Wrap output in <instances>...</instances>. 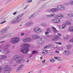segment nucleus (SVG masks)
Segmentation results:
<instances>
[{
  "label": "nucleus",
  "instance_id": "obj_29",
  "mask_svg": "<svg viewBox=\"0 0 73 73\" xmlns=\"http://www.w3.org/2000/svg\"><path fill=\"white\" fill-rule=\"evenodd\" d=\"M72 46L70 45H68L67 46V49H71Z\"/></svg>",
  "mask_w": 73,
  "mask_h": 73
},
{
  "label": "nucleus",
  "instance_id": "obj_11",
  "mask_svg": "<svg viewBox=\"0 0 73 73\" xmlns=\"http://www.w3.org/2000/svg\"><path fill=\"white\" fill-rule=\"evenodd\" d=\"M1 35H2L1 36V37H0V40H2V39L3 38H5V37H6L7 36H8V33H6L5 34H1L0 35V36Z\"/></svg>",
  "mask_w": 73,
  "mask_h": 73
},
{
  "label": "nucleus",
  "instance_id": "obj_26",
  "mask_svg": "<svg viewBox=\"0 0 73 73\" xmlns=\"http://www.w3.org/2000/svg\"><path fill=\"white\" fill-rule=\"evenodd\" d=\"M68 16H70V17H71V18H73V13H71L70 14L68 13Z\"/></svg>",
  "mask_w": 73,
  "mask_h": 73
},
{
  "label": "nucleus",
  "instance_id": "obj_39",
  "mask_svg": "<svg viewBox=\"0 0 73 73\" xmlns=\"http://www.w3.org/2000/svg\"><path fill=\"white\" fill-rule=\"evenodd\" d=\"M71 54V52L70 51H68L67 52V55H70V54Z\"/></svg>",
  "mask_w": 73,
  "mask_h": 73
},
{
  "label": "nucleus",
  "instance_id": "obj_10",
  "mask_svg": "<svg viewBox=\"0 0 73 73\" xmlns=\"http://www.w3.org/2000/svg\"><path fill=\"white\" fill-rule=\"evenodd\" d=\"M0 24H3L4 23H5L7 22L6 21V18H4L2 19H0Z\"/></svg>",
  "mask_w": 73,
  "mask_h": 73
},
{
  "label": "nucleus",
  "instance_id": "obj_18",
  "mask_svg": "<svg viewBox=\"0 0 73 73\" xmlns=\"http://www.w3.org/2000/svg\"><path fill=\"white\" fill-rule=\"evenodd\" d=\"M51 12H57L58 11V9L56 8H53L50 9Z\"/></svg>",
  "mask_w": 73,
  "mask_h": 73
},
{
  "label": "nucleus",
  "instance_id": "obj_41",
  "mask_svg": "<svg viewBox=\"0 0 73 73\" xmlns=\"http://www.w3.org/2000/svg\"><path fill=\"white\" fill-rule=\"evenodd\" d=\"M69 42H72V43H73V38L70 39L69 41Z\"/></svg>",
  "mask_w": 73,
  "mask_h": 73
},
{
  "label": "nucleus",
  "instance_id": "obj_55",
  "mask_svg": "<svg viewBox=\"0 0 73 73\" xmlns=\"http://www.w3.org/2000/svg\"><path fill=\"white\" fill-rule=\"evenodd\" d=\"M43 64H45V60H44L43 61H42Z\"/></svg>",
  "mask_w": 73,
  "mask_h": 73
},
{
  "label": "nucleus",
  "instance_id": "obj_19",
  "mask_svg": "<svg viewBox=\"0 0 73 73\" xmlns=\"http://www.w3.org/2000/svg\"><path fill=\"white\" fill-rule=\"evenodd\" d=\"M54 16H55V14L54 13H52L50 15H46V16L47 17H54Z\"/></svg>",
  "mask_w": 73,
  "mask_h": 73
},
{
  "label": "nucleus",
  "instance_id": "obj_30",
  "mask_svg": "<svg viewBox=\"0 0 73 73\" xmlns=\"http://www.w3.org/2000/svg\"><path fill=\"white\" fill-rule=\"evenodd\" d=\"M69 3L71 5H73V1L72 0H70L69 1Z\"/></svg>",
  "mask_w": 73,
  "mask_h": 73
},
{
  "label": "nucleus",
  "instance_id": "obj_4",
  "mask_svg": "<svg viewBox=\"0 0 73 73\" xmlns=\"http://www.w3.org/2000/svg\"><path fill=\"white\" fill-rule=\"evenodd\" d=\"M10 42L12 44H17L20 41V38L17 37H14L10 39Z\"/></svg>",
  "mask_w": 73,
  "mask_h": 73
},
{
  "label": "nucleus",
  "instance_id": "obj_33",
  "mask_svg": "<svg viewBox=\"0 0 73 73\" xmlns=\"http://www.w3.org/2000/svg\"><path fill=\"white\" fill-rule=\"evenodd\" d=\"M54 61H55V60L53 58L51 59L50 60V62H54Z\"/></svg>",
  "mask_w": 73,
  "mask_h": 73
},
{
  "label": "nucleus",
  "instance_id": "obj_17",
  "mask_svg": "<svg viewBox=\"0 0 73 73\" xmlns=\"http://www.w3.org/2000/svg\"><path fill=\"white\" fill-rule=\"evenodd\" d=\"M55 17L57 19H61V18L63 17V15L62 14H58Z\"/></svg>",
  "mask_w": 73,
  "mask_h": 73
},
{
  "label": "nucleus",
  "instance_id": "obj_37",
  "mask_svg": "<svg viewBox=\"0 0 73 73\" xmlns=\"http://www.w3.org/2000/svg\"><path fill=\"white\" fill-rule=\"evenodd\" d=\"M33 1L32 0H27V2L28 3H31Z\"/></svg>",
  "mask_w": 73,
  "mask_h": 73
},
{
  "label": "nucleus",
  "instance_id": "obj_50",
  "mask_svg": "<svg viewBox=\"0 0 73 73\" xmlns=\"http://www.w3.org/2000/svg\"><path fill=\"white\" fill-rule=\"evenodd\" d=\"M17 11H16L15 12H14L13 13V15H16V13H17Z\"/></svg>",
  "mask_w": 73,
  "mask_h": 73
},
{
  "label": "nucleus",
  "instance_id": "obj_14",
  "mask_svg": "<svg viewBox=\"0 0 73 73\" xmlns=\"http://www.w3.org/2000/svg\"><path fill=\"white\" fill-rule=\"evenodd\" d=\"M7 56L5 55H1L0 56V62H1V60H5L7 58Z\"/></svg>",
  "mask_w": 73,
  "mask_h": 73
},
{
  "label": "nucleus",
  "instance_id": "obj_64",
  "mask_svg": "<svg viewBox=\"0 0 73 73\" xmlns=\"http://www.w3.org/2000/svg\"><path fill=\"white\" fill-rule=\"evenodd\" d=\"M3 53V54H5V51H3L2 52Z\"/></svg>",
  "mask_w": 73,
  "mask_h": 73
},
{
  "label": "nucleus",
  "instance_id": "obj_13",
  "mask_svg": "<svg viewBox=\"0 0 73 73\" xmlns=\"http://www.w3.org/2000/svg\"><path fill=\"white\" fill-rule=\"evenodd\" d=\"M24 67V65L21 64L20 65L19 67L17 68V72H19L21 71L22 70V68H23Z\"/></svg>",
  "mask_w": 73,
  "mask_h": 73
},
{
  "label": "nucleus",
  "instance_id": "obj_28",
  "mask_svg": "<svg viewBox=\"0 0 73 73\" xmlns=\"http://www.w3.org/2000/svg\"><path fill=\"white\" fill-rule=\"evenodd\" d=\"M60 20L58 19H56V23H60Z\"/></svg>",
  "mask_w": 73,
  "mask_h": 73
},
{
  "label": "nucleus",
  "instance_id": "obj_63",
  "mask_svg": "<svg viewBox=\"0 0 73 73\" xmlns=\"http://www.w3.org/2000/svg\"><path fill=\"white\" fill-rule=\"evenodd\" d=\"M65 28V27H64V26H62V29H64V28Z\"/></svg>",
  "mask_w": 73,
  "mask_h": 73
},
{
  "label": "nucleus",
  "instance_id": "obj_31",
  "mask_svg": "<svg viewBox=\"0 0 73 73\" xmlns=\"http://www.w3.org/2000/svg\"><path fill=\"white\" fill-rule=\"evenodd\" d=\"M35 15L34 14H33L32 15H31V16L29 18V19H33V17H34V16Z\"/></svg>",
  "mask_w": 73,
  "mask_h": 73
},
{
  "label": "nucleus",
  "instance_id": "obj_3",
  "mask_svg": "<svg viewBox=\"0 0 73 73\" xmlns=\"http://www.w3.org/2000/svg\"><path fill=\"white\" fill-rule=\"evenodd\" d=\"M21 16L20 15H19L17 17L13 19L11 21V23L12 24H16L19 23L20 21H21V18H20L21 17Z\"/></svg>",
  "mask_w": 73,
  "mask_h": 73
},
{
  "label": "nucleus",
  "instance_id": "obj_21",
  "mask_svg": "<svg viewBox=\"0 0 73 73\" xmlns=\"http://www.w3.org/2000/svg\"><path fill=\"white\" fill-rule=\"evenodd\" d=\"M48 53V51L46 50H43L42 52V54H47V53Z\"/></svg>",
  "mask_w": 73,
  "mask_h": 73
},
{
  "label": "nucleus",
  "instance_id": "obj_2",
  "mask_svg": "<svg viewBox=\"0 0 73 73\" xmlns=\"http://www.w3.org/2000/svg\"><path fill=\"white\" fill-rule=\"evenodd\" d=\"M30 45L26 43L23 45L22 48L21 49V51L23 53H28V52L29 51V48L27 47H29Z\"/></svg>",
  "mask_w": 73,
  "mask_h": 73
},
{
  "label": "nucleus",
  "instance_id": "obj_25",
  "mask_svg": "<svg viewBox=\"0 0 73 73\" xmlns=\"http://www.w3.org/2000/svg\"><path fill=\"white\" fill-rule=\"evenodd\" d=\"M32 53L31 54H36V53H37V52L35 50H34L32 51Z\"/></svg>",
  "mask_w": 73,
  "mask_h": 73
},
{
  "label": "nucleus",
  "instance_id": "obj_61",
  "mask_svg": "<svg viewBox=\"0 0 73 73\" xmlns=\"http://www.w3.org/2000/svg\"><path fill=\"white\" fill-rule=\"evenodd\" d=\"M41 72H42V70H40L39 71L38 73H41Z\"/></svg>",
  "mask_w": 73,
  "mask_h": 73
},
{
  "label": "nucleus",
  "instance_id": "obj_53",
  "mask_svg": "<svg viewBox=\"0 0 73 73\" xmlns=\"http://www.w3.org/2000/svg\"><path fill=\"white\" fill-rule=\"evenodd\" d=\"M64 4L65 5H68L69 3H68L67 2L65 3Z\"/></svg>",
  "mask_w": 73,
  "mask_h": 73
},
{
  "label": "nucleus",
  "instance_id": "obj_46",
  "mask_svg": "<svg viewBox=\"0 0 73 73\" xmlns=\"http://www.w3.org/2000/svg\"><path fill=\"white\" fill-rule=\"evenodd\" d=\"M2 70H3V68L2 67H0V73H1L2 72Z\"/></svg>",
  "mask_w": 73,
  "mask_h": 73
},
{
  "label": "nucleus",
  "instance_id": "obj_56",
  "mask_svg": "<svg viewBox=\"0 0 73 73\" xmlns=\"http://www.w3.org/2000/svg\"><path fill=\"white\" fill-rule=\"evenodd\" d=\"M48 33H49L48 31H47L45 33V35H48Z\"/></svg>",
  "mask_w": 73,
  "mask_h": 73
},
{
  "label": "nucleus",
  "instance_id": "obj_27",
  "mask_svg": "<svg viewBox=\"0 0 73 73\" xmlns=\"http://www.w3.org/2000/svg\"><path fill=\"white\" fill-rule=\"evenodd\" d=\"M47 32H48L49 33H51V29H50V28L49 27L47 29Z\"/></svg>",
  "mask_w": 73,
  "mask_h": 73
},
{
  "label": "nucleus",
  "instance_id": "obj_40",
  "mask_svg": "<svg viewBox=\"0 0 73 73\" xmlns=\"http://www.w3.org/2000/svg\"><path fill=\"white\" fill-rule=\"evenodd\" d=\"M62 27H66V23H63L62 25Z\"/></svg>",
  "mask_w": 73,
  "mask_h": 73
},
{
  "label": "nucleus",
  "instance_id": "obj_9",
  "mask_svg": "<svg viewBox=\"0 0 73 73\" xmlns=\"http://www.w3.org/2000/svg\"><path fill=\"white\" fill-rule=\"evenodd\" d=\"M33 24V22L32 21H30L27 23L25 24V25L26 27H30L32 26Z\"/></svg>",
  "mask_w": 73,
  "mask_h": 73
},
{
  "label": "nucleus",
  "instance_id": "obj_45",
  "mask_svg": "<svg viewBox=\"0 0 73 73\" xmlns=\"http://www.w3.org/2000/svg\"><path fill=\"white\" fill-rule=\"evenodd\" d=\"M41 40H38L37 41V44H41L40 42H41Z\"/></svg>",
  "mask_w": 73,
  "mask_h": 73
},
{
  "label": "nucleus",
  "instance_id": "obj_22",
  "mask_svg": "<svg viewBox=\"0 0 73 73\" xmlns=\"http://www.w3.org/2000/svg\"><path fill=\"white\" fill-rule=\"evenodd\" d=\"M68 31L70 32H73V27H70L68 29Z\"/></svg>",
  "mask_w": 73,
  "mask_h": 73
},
{
  "label": "nucleus",
  "instance_id": "obj_8",
  "mask_svg": "<svg viewBox=\"0 0 73 73\" xmlns=\"http://www.w3.org/2000/svg\"><path fill=\"white\" fill-rule=\"evenodd\" d=\"M9 47V45L8 44H6L5 47L4 49L5 51V53H8L10 52L9 49H8Z\"/></svg>",
  "mask_w": 73,
  "mask_h": 73
},
{
  "label": "nucleus",
  "instance_id": "obj_43",
  "mask_svg": "<svg viewBox=\"0 0 73 73\" xmlns=\"http://www.w3.org/2000/svg\"><path fill=\"white\" fill-rule=\"evenodd\" d=\"M56 44H59V45H62V43L61 42H55Z\"/></svg>",
  "mask_w": 73,
  "mask_h": 73
},
{
  "label": "nucleus",
  "instance_id": "obj_52",
  "mask_svg": "<svg viewBox=\"0 0 73 73\" xmlns=\"http://www.w3.org/2000/svg\"><path fill=\"white\" fill-rule=\"evenodd\" d=\"M9 1H10L9 0L8 1L6 2L5 4H8V3H9Z\"/></svg>",
  "mask_w": 73,
  "mask_h": 73
},
{
  "label": "nucleus",
  "instance_id": "obj_1",
  "mask_svg": "<svg viewBox=\"0 0 73 73\" xmlns=\"http://www.w3.org/2000/svg\"><path fill=\"white\" fill-rule=\"evenodd\" d=\"M24 57V55H21V56L15 55L13 57V58L14 60L16 61L17 64H22L24 62V60L23 58Z\"/></svg>",
  "mask_w": 73,
  "mask_h": 73
},
{
  "label": "nucleus",
  "instance_id": "obj_16",
  "mask_svg": "<svg viewBox=\"0 0 73 73\" xmlns=\"http://www.w3.org/2000/svg\"><path fill=\"white\" fill-rule=\"evenodd\" d=\"M54 38L52 39V40L53 41H57L58 40H59V36L58 35H55L54 36Z\"/></svg>",
  "mask_w": 73,
  "mask_h": 73
},
{
  "label": "nucleus",
  "instance_id": "obj_47",
  "mask_svg": "<svg viewBox=\"0 0 73 73\" xmlns=\"http://www.w3.org/2000/svg\"><path fill=\"white\" fill-rule=\"evenodd\" d=\"M46 7V5H43L42 6V8H45Z\"/></svg>",
  "mask_w": 73,
  "mask_h": 73
},
{
  "label": "nucleus",
  "instance_id": "obj_35",
  "mask_svg": "<svg viewBox=\"0 0 73 73\" xmlns=\"http://www.w3.org/2000/svg\"><path fill=\"white\" fill-rule=\"evenodd\" d=\"M51 22L54 23H56V19H52L51 20Z\"/></svg>",
  "mask_w": 73,
  "mask_h": 73
},
{
  "label": "nucleus",
  "instance_id": "obj_59",
  "mask_svg": "<svg viewBox=\"0 0 73 73\" xmlns=\"http://www.w3.org/2000/svg\"><path fill=\"white\" fill-rule=\"evenodd\" d=\"M48 47V46H44V49H46V48H47Z\"/></svg>",
  "mask_w": 73,
  "mask_h": 73
},
{
  "label": "nucleus",
  "instance_id": "obj_62",
  "mask_svg": "<svg viewBox=\"0 0 73 73\" xmlns=\"http://www.w3.org/2000/svg\"><path fill=\"white\" fill-rule=\"evenodd\" d=\"M56 53H60L59 51H56Z\"/></svg>",
  "mask_w": 73,
  "mask_h": 73
},
{
  "label": "nucleus",
  "instance_id": "obj_12",
  "mask_svg": "<svg viewBox=\"0 0 73 73\" xmlns=\"http://www.w3.org/2000/svg\"><path fill=\"white\" fill-rule=\"evenodd\" d=\"M57 8L60 10H61L62 11L63 10H64L65 9V7H64V6L62 5H58L57 7Z\"/></svg>",
  "mask_w": 73,
  "mask_h": 73
},
{
  "label": "nucleus",
  "instance_id": "obj_23",
  "mask_svg": "<svg viewBox=\"0 0 73 73\" xmlns=\"http://www.w3.org/2000/svg\"><path fill=\"white\" fill-rule=\"evenodd\" d=\"M8 34V35L7 36V37H11V36H13V35H14V33H10L9 34Z\"/></svg>",
  "mask_w": 73,
  "mask_h": 73
},
{
  "label": "nucleus",
  "instance_id": "obj_36",
  "mask_svg": "<svg viewBox=\"0 0 73 73\" xmlns=\"http://www.w3.org/2000/svg\"><path fill=\"white\" fill-rule=\"evenodd\" d=\"M27 39H27V38L24 39L23 40V42H27Z\"/></svg>",
  "mask_w": 73,
  "mask_h": 73
},
{
  "label": "nucleus",
  "instance_id": "obj_42",
  "mask_svg": "<svg viewBox=\"0 0 73 73\" xmlns=\"http://www.w3.org/2000/svg\"><path fill=\"white\" fill-rule=\"evenodd\" d=\"M21 36H24L25 35V33H21Z\"/></svg>",
  "mask_w": 73,
  "mask_h": 73
},
{
  "label": "nucleus",
  "instance_id": "obj_5",
  "mask_svg": "<svg viewBox=\"0 0 73 73\" xmlns=\"http://www.w3.org/2000/svg\"><path fill=\"white\" fill-rule=\"evenodd\" d=\"M5 73H9L12 70V68L10 67L9 65H7L5 66Z\"/></svg>",
  "mask_w": 73,
  "mask_h": 73
},
{
  "label": "nucleus",
  "instance_id": "obj_15",
  "mask_svg": "<svg viewBox=\"0 0 73 73\" xmlns=\"http://www.w3.org/2000/svg\"><path fill=\"white\" fill-rule=\"evenodd\" d=\"M33 38L34 39H40V36L37 34H35L32 36Z\"/></svg>",
  "mask_w": 73,
  "mask_h": 73
},
{
  "label": "nucleus",
  "instance_id": "obj_49",
  "mask_svg": "<svg viewBox=\"0 0 73 73\" xmlns=\"http://www.w3.org/2000/svg\"><path fill=\"white\" fill-rule=\"evenodd\" d=\"M46 12H51L50 9H49L48 10H46Z\"/></svg>",
  "mask_w": 73,
  "mask_h": 73
},
{
  "label": "nucleus",
  "instance_id": "obj_51",
  "mask_svg": "<svg viewBox=\"0 0 73 73\" xmlns=\"http://www.w3.org/2000/svg\"><path fill=\"white\" fill-rule=\"evenodd\" d=\"M45 41L44 40H42V44H44V43H45Z\"/></svg>",
  "mask_w": 73,
  "mask_h": 73
},
{
  "label": "nucleus",
  "instance_id": "obj_38",
  "mask_svg": "<svg viewBox=\"0 0 73 73\" xmlns=\"http://www.w3.org/2000/svg\"><path fill=\"white\" fill-rule=\"evenodd\" d=\"M66 23L68 25H70V24H71L70 22L68 21H66Z\"/></svg>",
  "mask_w": 73,
  "mask_h": 73
},
{
  "label": "nucleus",
  "instance_id": "obj_44",
  "mask_svg": "<svg viewBox=\"0 0 73 73\" xmlns=\"http://www.w3.org/2000/svg\"><path fill=\"white\" fill-rule=\"evenodd\" d=\"M42 38H40V40H41V42H40V45H41V44H42Z\"/></svg>",
  "mask_w": 73,
  "mask_h": 73
},
{
  "label": "nucleus",
  "instance_id": "obj_57",
  "mask_svg": "<svg viewBox=\"0 0 73 73\" xmlns=\"http://www.w3.org/2000/svg\"><path fill=\"white\" fill-rule=\"evenodd\" d=\"M23 15H24L23 13L20 15V16H21V17H22V16H23Z\"/></svg>",
  "mask_w": 73,
  "mask_h": 73
},
{
  "label": "nucleus",
  "instance_id": "obj_58",
  "mask_svg": "<svg viewBox=\"0 0 73 73\" xmlns=\"http://www.w3.org/2000/svg\"><path fill=\"white\" fill-rule=\"evenodd\" d=\"M54 58L55 59H58V57H54Z\"/></svg>",
  "mask_w": 73,
  "mask_h": 73
},
{
  "label": "nucleus",
  "instance_id": "obj_34",
  "mask_svg": "<svg viewBox=\"0 0 73 73\" xmlns=\"http://www.w3.org/2000/svg\"><path fill=\"white\" fill-rule=\"evenodd\" d=\"M53 45H52V44H50L48 46V47L49 48H51L53 47Z\"/></svg>",
  "mask_w": 73,
  "mask_h": 73
},
{
  "label": "nucleus",
  "instance_id": "obj_32",
  "mask_svg": "<svg viewBox=\"0 0 73 73\" xmlns=\"http://www.w3.org/2000/svg\"><path fill=\"white\" fill-rule=\"evenodd\" d=\"M27 42H30V41H31V38L29 37L27 38Z\"/></svg>",
  "mask_w": 73,
  "mask_h": 73
},
{
  "label": "nucleus",
  "instance_id": "obj_7",
  "mask_svg": "<svg viewBox=\"0 0 73 73\" xmlns=\"http://www.w3.org/2000/svg\"><path fill=\"white\" fill-rule=\"evenodd\" d=\"M10 28V26H7L5 29H2L0 31V35L4 34L5 33L6 31H7Z\"/></svg>",
  "mask_w": 73,
  "mask_h": 73
},
{
  "label": "nucleus",
  "instance_id": "obj_6",
  "mask_svg": "<svg viewBox=\"0 0 73 73\" xmlns=\"http://www.w3.org/2000/svg\"><path fill=\"white\" fill-rule=\"evenodd\" d=\"M33 31L35 33H40L42 31V30L40 28L37 27L33 29Z\"/></svg>",
  "mask_w": 73,
  "mask_h": 73
},
{
  "label": "nucleus",
  "instance_id": "obj_48",
  "mask_svg": "<svg viewBox=\"0 0 73 73\" xmlns=\"http://www.w3.org/2000/svg\"><path fill=\"white\" fill-rule=\"evenodd\" d=\"M58 35L60 36V37H61L62 36V35L59 33H58Z\"/></svg>",
  "mask_w": 73,
  "mask_h": 73
},
{
  "label": "nucleus",
  "instance_id": "obj_24",
  "mask_svg": "<svg viewBox=\"0 0 73 73\" xmlns=\"http://www.w3.org/2000/svg\"><path fill=\"white\" fill-rule=\"evenodd\" d=\"M41 25L42 26H43V27H45L46 26V25H47V23H43L41 24Z\"/></svg>",
  "mask_w": 73,
  "mask_h": 73
},
{
  "label": "nucleus",
  "instance_id": "obj_60",
  "mask_svg": "<svg viewBox=\"0 0 73 73\" xmlns=\"http://www.w3.org/2000/svg\"><path fill=\"white\" fill-rule=\"evenodd\" d=\"M28 5H27V6H26L24 8L25 9H27V7H28Z\"/></svg>",
  "mask_w": 73,
  "mask_h": 73
},
{
  "label": "nucleus",
  "instance_id": "obj_20",
  "mask_svg": "<svg viewBox=\"0 0 73 73\" xmlns=\"http://www.w3.org/2000/svg\"><path fill=\"white\" fill-rule=\"evenodd\" d=\"M52 31H53L54 33H57V30L54 27H52Z\"/></svg>",
  "mask_w": 73,
  "mask_h": 73
},
{
  "label": "nucleus",
  "instance_id": "obj_54",
  "mask_svg": "<svg viewBox=\"0 0 73 73\" xmlns=\"http://www.w3.org/2000/svg\"><path fill=\"white\" fill-rule=\"evenodd\" d=\"M5 42V41H1V42H0V44H3V43H4V42Z\"/></svg>",
  "mask_w": 73,
  "mask_h": 73
}]
</instances>
